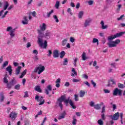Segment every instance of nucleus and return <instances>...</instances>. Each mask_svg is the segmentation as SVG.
Here are the masks:
<instances>
[{"mask_svg":"<svg viewBox=\"0 0 125 125\" xmlns=\"http://www.w3.org/2000/svg\"><path fill=\"white\" fill-rule=\"evenodd\" d=\"M24 98H26L27 97H29V94H28V91H26L24 92V95L23 96Z\"/></svg>","mask_w":125,"mask_h":125,"instance_id":"nucleus-47","label":"nucleus"},{"mask_svg":"<svg viewBox=\"0 0 125 125\" xmlns=\"http://www.w3.org/2000/svg\"><path fill=\"white\" fill-rule=\"evenodd\" d=\"M33 53L34 54H36V55H38V54H39V52H38V50H37L36 49L33 50Z\"/></svg>","mask_w":125,"mask_h":125,"instance_id":"nucleus-53","label":"nucleus"},{"mask_svg":"<svg viewBox=\"0 0 125 125\" xmlns=\"http://www.w3.org/2000/svg\"><path fill=\"white\" fill-rule=\"evenodd\" d=\"M80 3H77V5H76V8L77 9H79V8H80Z\"/></svg>","mask_w":125,"mask_h":125,"instance_id":"nucleus-61","label":"nucleus"},{"mask_svg":"<svg viewBox=\"0 0 125 125\" xmlns=\"http://www.w3.org/2000/svg\"><path fill=\"white\" fill-rule=\"evenodd\" d=\"M7 65H8V62L5 61L2 64V69H3L4 68H5V67H6Z\"/></svg>","mask_w":125,"mask_h":125,"instance_id":"nucleus-36","label":"nucleus"},{"mask_svg":"<svg viewBox=\"0 0 125 125\" xmlns=\"http://www.w3.org/2000/svg\"><path fill=\"white\" fill-rule=\"evenodd\" d=\"M40 29H38V33L39 36L38 37V43L40 46H43V48H46L47 46V41L45 40L44 43L42 42V39L41 38H43L44 37V31L46 30V24L44 23H42V25L40 26Z\"/></svg>","mask_w":125,"mask_h":125,"instance_id":"nucleus-1","label":"nucleus"},{"mask_svg":"<svg viewBox=\"0 0 125 125\" xmlns=\"http://www.w3.org/2000/svg\"><path fill=\"white\" fill-rule=\"evenodd\" d=\"M8 6H9V3H8V2L7 1H5V4H4V8L2 10H6V9H7V7H8Z\"/></svg>","mask_w":125,"mask_h":125,"instance_id":"nucleus-25","label":"nucleus"},{"mask_svg":"<svg viewBox=\"0 0 125 125\" xmlns=\"http://www.w3.org/2000/svg\"><path fill=\"white\" fill-rule=\"evenodd\" d=\"M66 99L67 97H66V95H62L60 98L58 99L56 104L59 105V106L62 105V102L64 101Z\"/></svg>","mask_w":125,"mask_h":125,"instance_id":"nucleus-6","label":"nucleus"},{"mask_svg":"<svg viewBox=\"0 0 125 125\" xmlns=\"http://www.w3.org/2000/svg\"><path fill=\"white\" fill-rule=\"evenodd\" d=\"M83 11H81L78 14V18H79V19H82L83 18Z\"/></svg>","mask_w":125,"mask_h":125,"instance_id":"nucleus-27","label":"nucleus"},{"mask_svg":"<svg viewBox=\"0 0 125 125\" xmlns=\"http://www.w3.org/2000/svg\"><path fill=\"white\" fill-rule=\"evenodd\" d=\"M15 89H17L18 90H19L20 89V84H18L15 86Z\"/></svg>","mask_w":125,"mask_h":125,"instance_id":"nucleus-42","label":"nucleus"},{"mask_svg":"<svg viewBox=\"0 0 125 125\" xmlns=\"http://www.w3.org/2000/svg\"><path fill=\"white\" fill-rule=\"evenodd\" d=\"M82 60H83L84 61L85 60H86V55L85 54V52H83L82 54Z\"/></svg>","mask_w":125,"mask_h":125,"instance_id":"nucleus-34","label":"nucleus"},{"mask_svg":"<svg viewBox=\"0 0 125 125\" xmlns=\"http://www.w3.org/2000/svg\"><path fill=\"white\" fill-rule=\"evenodd\" d=\"M63 66H66V65H68V59L67 58L64 59V61L63 62Z\"/></svg>","mask_w":125,"mask_h":125,"instance_id":"nucleus-33","label":"nucleus"},{"mask_svg":"<svg viewBox=\"0 0 125 125\" xmlns=\"http://www.w3.org/2000/svg\"><path fill=\"white\" fill-rule=\"evenodd\" d=\"M74 100L75 101H79V96L78 95H74Z\"/></svg>","mask_w":125,"mask_h":125,"instance_id":"nucleus-46","label":"nucleus"},{"mask_svg":"<svg viewBox=\"0 0 125 125\" xmlns=\"http://www.w3.org/2000/svg\"><path fill=\"white\" fill-rule=\"evenodd\" d=\"M61 56L60 58L62 59V58H63L65 55H66V53H65V51H62L60 53Z\"/></svg>","mask_w":125,"mask_h":125,"instance_id":"nucleus-31","label":"nucleus"},{"mask_svg":"<svg viewBox=\"0 0 125 125\" xmlns=\"http://www.w3.org/2000/svg\"><path fill=\"white\" fill-rule=\"evenodd\" d=\"M118 8H117V11H120V9H121V8L122 7V4H119L118 5Z\"/></svg>","mask_w":125,"mask_h":125,"instance_id":"nucleus-64","label":"nucleus"},{"mask_svg":"<svg viewBox=\"0 0 125 125\" xmlns=\"http://www.w3.org/2000/svg\"><path fill=\"white\" fill-rule=\"evenodd\" d=\"M7 78H8V76L7 74L5 75L4 78H3V83H8V80L7 79Z\"/></svg>","mask_w":125,"mask_h":125,"instance_id":"nucleus-24","label":"nucleus"},{"mask_svg":"<svg viewBox=\"0 0 125 125\" xmlns=\"http://www.w3.org/2000/svg\"><path fill=\"white\" fill-rule=\"evenodd\" d=\"M84 83L85 84H86V85H87V86H88V87H90V84H89V83H88V82H87V81L84 82Z\"/></svg>","mask_w":125,"mask_h":125,"instance_id":"nucleus-55","label":"nucleus"},{"mask_svg":"<svg viewBox=\"0 0 125 125\" xmlns=\"http://www.w3.org/2000/svg\"><path fill=\"white\" fill-rule=\"evenodd\" d=\"M22 23L23 25H27L28 24V19H27V17L23 18V21H22Z\"/></svg>","mask_w":125,"mask_h":125,"instance_id":"nucleus-23","label":"nucleus"},{"mask_svg":"<svg viewBox=\"0 0 125 125\" xmlns=\"http://www.w3.org/2000/svg\"><path fill=\"white\" fill-rule=\"evenodd\" d=\"M59 5H60V1L59 0L56 1V3L55 4V7L58 9L59 8Z\"/></svg>","mask_w":125,"mask_h":125,"instance_id":"nucleus-28","label":"nucleus"},{"mask_svg":"<svg viewBox=\"0 0 125 125\" xmlns=\"http://www.w3.org/2000/svg\"><path fill=\"white\" fill-rule=\"evenodd\" d=\"M23 75H26L27 74V69H25L21 73Z\"/></svg>","mask_w":125,"mask_h":125,"instance_id":"nucleus-63","label":"nucleus"},{"mask_svg":"<svg viewBox=\"0 0 125 125\" xmlns=\"http://www.w3.org/2000/svg\"><path fill=\"white\" fill-rule=\"evenodd\" d=\"M4 100V95H3V92L0 93V102L1 103L3 102Z\"/></svg>","mask_w":125,"mask_h":125,"instance_id":"nucleus-20","label":"nucleus"},{"mask_svg":"<svg viewBox=\"0 0 125 125\" xmlns=\"http://www.w3.org/2000/svg\"><path fill=\"white\" fill-rule=\"evenodd\" d=\"M53 57L54 58H58L59 57V51L58 50L56 49L53 51Z\"/></svg>","mask_w":125,"mask_h":125,"instance_id":"nucleus-14","label":"nucleus"},{"mask_svg":"<svg viewBox=\"0 0 125 125\" xmlns=\"http://www.w3.org/2000/svg\"><path fill=\"white\" fill-rule=\"evenodd\" d=\"M118 87H119V88H124V84L122 83H119Z\"/></svg>","mask_w":125,"mask_h":125,"instance_id":"nucleus-56","label":"nucleus"},{"mask_svg":"<svg viewBox=\"0 0 125 125\" xmlns=\"http://www.w3.org/2000/svg\"><path fill=\"white\" fill-rule=\"evenodd\" d=\"M101 24L102 25V28L103 29V30L107 29V28H108V26L104 25V21H101Z\"/></svg>","mask_w":125,"mask_h":125,"instance_id":"nucleus-26","label":"nucleus"},{"mask_svg":"<svg viewBox=\"0 0 125 125\" xmlns=\"http://www.w3.org/2000/svg\"><path fill=\"white\" fill-rule=\"evenodd\" d=\"M73 121H72V125H77V119H76V116H73Z\"/></svg>","mask_w":125,"mask_h":125,"instance_id":"nucleus-30","label":"nucleus"},{"mask_svg":"<svg viewBox=\"0 0 125 125\" xmlns=\"http://www.w3.org/2000/svg\"><path fill=\"white\" fill-rule=\"evenodd\" d=\"M121 42V40L120 39H117L115 41L109 42L107 43V45H108V47H116L117 44H119Z\"/></svg>","mask_w":125,"mask_h":125,"instance_id":"nucleus-3","label":"nucleus"},{"mask_svg":"<svg viewBox=\"0 0 125 125\" xmlns=\"http://www.w3.org/2000/svg\"><path fill=\"white\" fill-rule=\"evenodd\" d=\"M110 117L112 121H118L120 118V112H117L113 115H110Z\"/></svg>","mask_w":125,"mask_h":125,"instance_id":"nucleus-9","label":"nucleus"},{"mask_svg":"<svg viewBox=\"0 0 125 125\" xmlns=\"http://www.w3.org/2000/svg\"><path fill=\"white\" fill-rule=\"evenodd\" d=\"M54 12V10H51V11H50L48 13H47V15L46 16H45V14L43 15V17H44L45 18H49V17H50V16L52 14V13H53Z\"/></svg>","mask_w":125,"mask_h":125,"instance_id":"nucleus-17","label":"nucleus"},{"mask_svg":"<svg viewBox=\"0 0 125 125\" xmlns=\"http://www.w3.org/2000/svg\"><path fill=\"white\" fill-rule=\"evenodd\" d=\"M66 115L67 113H66V111L64 110L62 112L58 118V120H62V119H65V117H66Z\"/></svg>","mask_w":125,"mask_h":125,"instance_id":"nucleus-13","label":"nucleus"},{"mask_svg":"<svg viewBox=\"0 0 125 125\" xmlns=\"http://www.w3.org/2000/svg\"><path fill=\"white\" fill-rule=\"evenodd\" d=\"M123 116H124V114L123 113H120V118L121 119V124H122V125H123V124H124V123L123 122Z\"/></svg>","mask_w":125,"mask_h":125,"instance_id":"nucleus-49","label":"nucleus"},{"mask_svg":"<svg viewBox=\"0 0 125 125\" xmlns=\"http://www.w3.org/2000/svg\"><path fill=\"white\" fill-rule=\"evenodd\" d=\"M51 54H52V51H51V50H48L47 57H50L51 56Z\"/></svg>","mask_w":125,"mask_h":125,"instance_id":"nucleus-40","label":"nucleus"},{"mask_svg":"<svg viewBox=\"0 0 125 125\" xmlns=\"http://www.w3.org/2000/svg\"><path fill=\"white\" fill-rule=\"evenodd\" d=\"M105 112V105H104L102 109V113H103Z\"/></svg>","mask_w":125,"mask_h":125,"instance_id":"nucleus-62","label":"nucleus"},{"mask_svg":"<svg viewBox=\"0 0 125 125\" xmlns=\"http://www.w3.org/2000/svg\"><path fill=\"white\" fill-rule=\"evenodd\" d=\"M72 81L73 83H79V82H80V80L76 79H73L72 80Z\"/></svg>","mask_w":125,"mask_h":125,"instance_id":"nucleus-54","label":"nucleus"},{"mask_svg":"<svg viewBox=\"0 0 125 125\" xmlns=\"http://www.w3.org/2000/svg\"><path fill=\"white\" fill-rule=\"evenodd\" d=\"M67 12L70 14V15H73V13H72V10H71V8H68L67 9Z\"/></svg>","mask_w":125,"mask_h":125,"instance_id":"nucleus-50","label":"nucleus"},{"mask_svg":"<svg viewBox=\"0 0 125 125\" xmlns=\"http://www.w3.org/2000/svg\"><path fill=\"white\" fill-rule=\"evenodd\" d=\"M94 108L96 110H100V109H101V105L99 104H97L94 105Z\"/></svg>","mask_w":125,"mask_h":125,"instance_id":"nucleus-29","label":"nucleus"},{"mask_svg":"<svg viewBox=\"0 0 125 125\" xmlns=\"http://www.w3.org/2000/svg\"><path fill=\"white\" fill-rule=\"evenodd\" d=\"M77 62H78V58H75L74 60V65L75 67H77Z\"/></svg>","mask_w":125,"mask_h":125,"instance_id":"nucleus-41","label":"nucleus"},{"mask_svg":"<svg viewBox=\"0 0 125 125\" xmlns=\"http://www.w3.org/2000/svg\"><path fill=\"white\" fill-rule=\"evenodd\" d=\"M45 70V67L42 65V64L39 65L38 66L35 67L34 70V73H38L39 75L42 74Z\"/></svg>","mask_w":125,"mask_h":125,"instance_id":"nucleus-2","label":"nucleus"},{"mask_svg":"<svg viewBox=\"0 0 125 125\" xmlns=\"http://www.w3.org/2000/svg\"><path fill=\"white\" fill-rule=\"evenodd\" d=\"M91 83L93 85V87H96V83H95L93 80H91Z\"/></svg>","mask_w":125,"mask_h":125,"instance_id":"nucleus-43","label":"nucleus"},{"mask_svg":"<svg viewBox=\"0 0 125 125\" xmlns=\"http://www.w3.org/2000/svg\"><path fill=\"white\" fill-rule=\"evenodd\" d=\"M104 93H110V90H109L108 89H104Z\"/></svg>","mask_w":125,"mask_h":125,"instance_id":"nucleus-58","label":"nucleus"},{"mask_svg":"<svg viewBox=\"0 0 125 125\" xmlns=\"http://www.w3.org/2000/svg\"><path fill=\"white\" fill-rule=\"evenodd\" d=\"M35 90L38 92H40V93H42V89L41 88V86L39 85L35 86Z\"/></svg>","mask_w":125,"mask_h":125,"instance_id":"nucleus-19","label":"nucleus"},{"mask_svg":"<svg viewBox=\"0 0 125 125\" xmlns=\"http://www.w3.org/2000/svg\"><path fill=\"white\" fill-rule=\"evenodd\" d=\"M17 117V114L14 112H12L10 114V118L12 119V122H13L16 117Z\"/></svg>","mask_w":125,"mask_h":125,"instance_id":"nucleus-15","label":"nucleus"},{"mask_svg":"<svg viewBox=\"0 0 125 125\" xmlns=\"http://www.w3.org/2000/svg\"><path fill=\"white\" fill-rule=\"evenodd\" d=\"M112 107H113V111H115V110L117 109V105L116 104H113Z\"/></svg>","mask_w":125,"mask_h":125,"instance_id":"nucleus-59","label":"nucleus"},{"mask_svg":"<svg viewBox=\"0 0 125 125\" xmlns=\"http://www.w3.org/2000/svg\"><path fill=\"white\" fill-rule=\"evenodd\" d=\"M99 41H98V39L96 38H94L92 41L93 43H95L96 42H99Z\"/></svg>","mask_w":125,"mask_h":125,"instance_id":"nucleus-45","label":"nucleus"},{"mask_svg":"<svg viewBox=\"0 0 125 125\" xmlns=\"http://www.w3.org/2000/svg\"><path fill=\"white\" fill-rule=\"evenodd\" d=\"M84 94H85V92H84V91L81 90L80 92V97H83V96H84Z\"/></svg>","mask_w":125,"mask_h":125,"instance_id":"nucleus-32","label":"nucleus"},{"mask_svg":"<svg viewBox=\"0 0 125 125\" xmlns=\"http://www.w3.org/2000/svg\"><path fill=\"white\" fill-rule=\"evenodd\" d=\"M16 83V81H15V79L13 78L11 82H10L9 83H6L7 88H11V87H12V85H13V84H15Z\"/></svg>","mask_w":125,"mask_h":125,"instance_id":"nucleus-10","label":"nucleus"},{"mask_svg":"<svg viewBox=\"0 0 125 125\" xmlns=\"http://www.w3.org/2000/svg\"><path fill=\"white\" fill-rule=\"evenodd\" d=\"M70 42H75V39L73 38L72 37H70Z\"/></svg>","mask_w":125,"mask_h":125,"instance_id":"nucleus-60","label":"nucleus"},{"mask_svg":"<svg viewBox=\"0 0 125 125\" xmlns=\"http://www.w3.org/2000/svg\"><path fill=\"white\" fill-rule=\"evenodd\" d=\"M52 90V87H51V85L49 84L47 86L46 88L44 90V93L47 95L49 94V91H51Z\"/></svg>","mask_w":125,"mask_h":125,"instance_id":"nucleus-11","label":"nucleus"},{"mask_svg":"<svg viewBox=\"0 0 125 125\" xmlns=\"http://www.w3.org/2000/svg\"><path fill=\"white\" fill-rule=\"evenodd\" d=\"M125 34V32H121L120 33H116L114 35H112L111 36L108 37V41L109 42H111V41H113L114 39H116V38H119L120 37H122L123 35H124Z\"/></svg>","mask_w":125,"mask_h":125,"instance_id":"nucleus-4","label":"nucleus"},{"mask_svg":"<svg viewBox=\"0 0 125 125\" xmlns=\"http://www.w3.org/2000/svg\"><path fill=\"white\" fill-rule=\"evenodd\" d=\"M21 69H22V67L19 66L15 70V75H19L20 74V71H21Z\"/></svg>","mask_w":125,"mask_h":125,"instance_id":"nucleus-18","label":"nucleus"},{"mask_svg":"<svg viewBox=\"0 0 125 125\" xmlns=\"http://www.w3.org/2000/svg\"><path fill=\"white\" fill-rule=\"evenodd\" d=\"M6 71L9 73L10 76H11L12 74V66H11V65H9L6 68Z\"/></svg>","mask_w":125,"mask_h":125,"instance_id":"nucleus-16","label":"nucleus"},{"mask_svg":"<svg viewBox=\"0 0 125 125\" xmlns=\"http://www.w3.org/2000/svg\"><path fill=\"white\" fill-rule=\"evenodd\" d=\"M67 42H68V38L64 39L62 42V45H65L67 43Z\"/></svg>","mask_w":125,"mask_h":125,"instance_id":"nucleus-35","label":"nucleus"},{"mask_svg":"<svg viewBox=\"0 0 125 125\" xmlns=\"http://www.w3.org/2000/svg\"><path fill=\"white\" fill-rule=\"evenodd\" d=\"M10 36L11 38H14L15 37V34H14L13 31H10Z\"/></svg>","mask_w":125,"mask_h":125,"instance_id":"nucleus-39","label":"nucleus"},{"mask_svg":"<svg viewBox=\"0 0 125 125\" xmlns=\"http://www.w3.org/2000/svg\"><path fill=\"white\" fill-rule=\"evenodd\" d=\"M123 90L121 89H119L118 88H116L113 92V95L114 96H117V95H119V96H122L123 95V93H122Z\"/></svg>","mask_w":125,"mask_h":125,"instance_id":"nucleus-7","label":"nucleus"},{"mask_svg":"<svg viewBox=\"0 0 125 125\" xmlns=\"http://www.w3.org/2000/svg\"><path fill=\"white\" fill-rule=\"evenodd\" d=\"M124 17H125V15H122V16H121L120 17V18H117V20L118 21H120L122 20V19H123V18H124Z\"/></svg>","mask_w":125,"mask_h":125,"instance_id":"nucleus-51","label":"nucleus"},{"mask_svg":"<svg viewBox=\"0 0 125 125\" xmlns=\"http://www.w3.org/2000/svg\"><path fill=\"white\" fill-rule=\"evenodd\" d=\"M24 124L25 125H31V123H30V121H29V120H26L24 121Z\"/></svg>","mask_w":125,"mask_h":125,"instance_id":"nucleus-44","label":"nucleus"},{"mask_svg":"<svg viewBox=\"0 0 125 125\" xmlns=\"http://www.w3.org/2000/svg\"><path fill=\"white\" fill-rule=\"evenodd\" d=\"M93 0H90L89 1H88V5H92V4H93Z\"/></svg>","mask_w":125,"mask_h":125,"instance_id":"nucleus-48","label":"nucleus"},{"mask_svg":"<svg viewBox=\"0 0 125 125\" xmlns=\"http://www.w3.org/2000/svg\"><path fill=\"white\" fill-rule=\"evenodd\" d=\"M51 34V33H50V31H46L45 33V35L44 34L43 37L45 38V39H48V37L50 36Z\"/></svg>","mask_w":125,"mask_h":125,"instance_id":"nucleus-21","label":"nucleus"},{"mask_svg":"<svg viewBox=\"0 0 125 125\" xmlns=\"http://www.w3.org/2000/svg\"><path fill=\"white\" fill-rule=\"evenodd\" d=\"M8 13V11H7L5 12L4 14H3V15L2 16L1 18L2 19L4 18L5 17V16L6 15V14H7Z\"/></svg>","mask_w":125,"mask_h":125,"instance_id":"nucleus-57","label":"nucleus"},{"mask_svg":"<svg viewBox=\"0 0 125 125\" xmlns=\"http://www.w3.org/2000/svg\"><path fill=\"white\" fill-rule=\"evenodd\" d=\"M70 97L68 98V99H65L63 101L65 103V105H67L69 102V104L70 106L72 107V109H76V107L74 105V103L73 102V101L72 100H69Z\"/></svg>","mask_w":125,"mask_h":125,"instance_id":"nucleus-8","label":"nucleus"},{"mask_svg":"<svg viewBox=\"0 0 125 125\" xmlns=\"http://www.w3.org/2000/svg\"><path fill=\"white\" fill-rule=\"evenodd\" d=\"M53 17L54 19L55 20L56 23H58V22H59V20H58V18L57 17V16L54 15Z\"/></svg>","mask_w":125,"mask_h":125,"instance_id":"nucleus-38","label":"nucleus"},{"mask_svg":"<svg viewBox=\"0 0 125 125\" xmlns=\"http://www.w3.org/2000/svg\"><path fill=\"white\" fill-rule=\"evenodd\" d=\"M35 100L37 101V102H40L39 105H43L44 104V102L45 101L43 100V97L42 96H39L38 95H36L35 96Z\"/></svg>","mask_w":125,"mask_h":125,"instance_id":"nucleus-5","label":"nucleus"},{"mask_svg":"<svg viewBox=\"0 0 125 125\" xmlns=\"http://www.w3.org/2000/svg\"><path fill=\"white\" fill-rule=\"evenodd\" d=\"M72 72L73 73H72L71 76V77H75V76H78V73H77V71H76V70H75V68H72Z\"/></svg>","mask_w":125,"mask_h":125,"instance_id":"nucleus-22","label":"nucleus"},{"mask_svg":"<svg viewBox=\"0 0 125 125\" xmlns=\"http://www.w3.org/2000/svg\"><path fill=\"white\" fill-rule=\"evenodd\" d=\"M89 105L91 107H94V106H95V105H94V102H93V101L90 102Z\"/></svg>","mask_w":125,"mask_h":125,"instance_id":"nucleus-52","label":"nucleus"},{"mask_svg":"<svg viewBox=\"0 0 125 125\" xmlns=\"http://www.w3.org/2000/svg\"><path fill=\"white\" fill-rule=\"evenodd\" d=\"M98 124L99 125H104V122L101 119H100L98 121Z\"/></svg>","mask_w":125,"mask_h":125,"instance_id":"nucleus-37","label":"nucleus"},{"mask_svg":"<svg viewBox=\"0 0 125 125\" xmlns=\"http://www.w3.org/2000/svg\"><path fill=\"white\" fill-rule=\"evenodd\" d=\"M92 22V19H87L85 21L84 23V27H88V26L90 25V23Z\"/></svg>","mask_w":125,"mask_h":125,"instance_id":"nucleus-12","label":"nucleus"}]
</instances>
